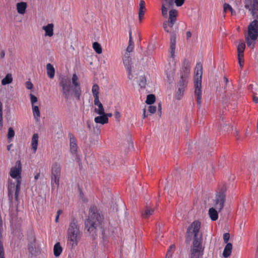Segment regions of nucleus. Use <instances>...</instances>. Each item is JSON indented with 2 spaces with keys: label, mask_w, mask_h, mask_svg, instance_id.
Segmentation results:
<instances>
[{
  "label": "nucleus",
  "mask_w": 258,
  "mask_h": 258,
  "mask_svg": "<svg viewBox=\"0 0 258 258\" xmlns=\"http://www.w3.org/2000/svg\"><path fill=\"white\" fill-rule=\"evenodd\" d=\"M175 47H170V54L171 57H173L174 56L175 53Z\"/></svg>",
  "instance_id": "nucleus-50"
},
{
  "label": "nucleus",
  "mask_w": 258,
  "mask_h": 258,
  "mask_svg": "<svg viewBox=\"0 0 258 258\" xmlns=\"http://www.w3.org/2000/svg\"><path fill=\"white\" fill-rule=\"evenodd\" d=\"M13 81L12 76L11 74H8L6 77L2 80V84L6 85L11 84Z\"/></svg>",
  "instance_id": "nucleus-31"
},
{
  "label": "nucleus",
  "mask_w": 258,
  "mask_h": 258,
  "mask_svg": "<svg viewBox=\"0 0 258 258\" xmlns=\"http://www.w3.org/2000/svg\"><path fill=\"white\" fill-rule=\"evenodd\" d=\"M133 49H134V43L132 40L131 32H130V35H129L128 45L127 47L126 48V53H130L133 51Z\"/></svg>",
  "instance_id": "nucleus-34"
},
{
  "label": "nucleus",
  "mask_w": 258,
  "mask_h": 258,
  "mask_svg": "<svg viewBox=\"0 0 258 258\" xmlns=\"http://www.w3.org/2000/svg\"><path fill=\"white\" fill-rule=\"evenodd\" d=\"M176 37L175 34H172L170 37V46L175 47Z\"/></svg>",
  "instance_id": "nucleus-42"
},
{
  "label": "nucleus",
  "mask_w": 258,
  "mask_h": 258,
  "mask_svg": "<svg viewBox=\"0 0 258 258\" xmlns=\"http://www.w3.org/2000/svg\"><path fill=\"white\" fill-rule=\"evenodd\" d=\"M36 247L34 245H33V244H31L29 245L28 246V249L29 251L32 254H36L35 250L34 249H35Z\"/></svg>",
  "instance_id": "nucleus-44"
},
{
  "label": "nucleus",
  "mask_w": 258,
  "mask_h": 258,
  "mask_svg": "<svg viewBox=\"0 0 258 258\" xmlns=\"http://www.w3.org/2000/svg\"><path fill=\"white\" fill-rule=\"evenodd\" d=\"M203 75L202 64L198 62L196 64L194 77V95L197 99V104L201 105L202 103V80Z\"/></svg>",
  "instance_id": "nucleus-3"
},
{
  "label": "nucleus",
  "mask_w": 258,
  "mask_h": 258,
  "mask_svg": "<svg viewBox=\"0 0 258 258\" xmlns=\"http://www.w3.org/2000/svg\"><path fill=\"white\" fill-rule=\"evenodd\" d=\"M155 101V97L153 94L148 95L147 97L146 102L148 104H151Z\"/></svg>",
  "instance_id": "nucleus-39"
},
{
  "label": "nucleus",
  "mask_w": 258,
  "mask_h": 258,
  "mask_svg": "<svg viewBox=\"0 0 258 258\" xmlns=\"http://www.w3.org/2000/svg\"><path fill=\"white\" fill-rule=\"evenodd\" d=\"M177 11L175 9H171L169 12V19L170 21L176 22Z\"/></svg>",
  "instance_id": "nucleus-30"
},
{
  "label": "nucleus",
  "mask_w": 258,
  "mask_h": 258,
  "mask_svg": "<svg viewBox=\"0 0 258 258\" xmlns=\"http://www.w3.org/2000/svg\"><path fill=\"white\" fill-rule=\"evenodd\" d=\"M94 105H95L94 108V112L98 115H102L104 114V109L102 104L99 100L94 101Z\"/></svg>",
  "instance_id": "nucleus-16"
},
{
  "label": "nucleus",
  "mask_w": 258,
  "mask_h": 258,
  "mask_svg": "<svg viewBox=\"0 0 258 258\" xmlns=\"http://www.w3.org/2000/svg\"><path fill=\"white\" fill-rule=\"evenodd\" d=\"M38 138V135L37 134H34L31 139V147L34 153H36L37 149Z\"/></svg>",
  "instance_id": "nucleus-19"
},
{
  "label": "nucleus",
  "mask_w": 258,
  "mask_h": 258,
  "mask_svg": "<svg viewBox=\"0 0 258 258\" xmlns=\"http://www.w3.org/2000/svg\"><path fill=\"white\" fill-rule=\"evenodd\" d=\"M226 190V189H223V192H220L217 195L215 201V207L217 209L219 212H220L224 207V203L225 200V195L224 192Z\"/></svg>",
  "instance_id": "nucleus-12"
},
{
  "label": "nucleus",
  "mask_w": 258,
  "mask_h": 258,
  "mask_svg": "<svg viewBox=\"0 0 258 258\" xmlns=\"http://www.w3.org/2000/svg\"><path fill=\"white\" fill-rule=\"evenodd\" d=\"M77 145L75 139L70 138V150L72 154H75L77 151Z\"/></svg>",
  "instance_id": "nucleus-26"
},
{
  "label": "nucleus",
  "mask_w": 258,
  "mask_h": 258,
  "mask_svg": "<svg viewBox=\"0 0 258 258\" xmlns=\"http://www.w3.org/2000/svg\"><path fill=\"white\" fill-rule=\"evenodd\" d=\"M244 7L253 18L258 19V0H245Z\"/></svg>",
  "instance_id": "nucleus-9"
},
{
  "label": "nucleus",
  "mask_w": 258,
  "mask_h": 258,
  "mask_svg": "<svg viewBox=\"0 0 258 258\" xmlns=\"http://www.w3.org/2000/svg\"><path fill=\"white\" fill-rule=\"evenodd\" d=\"M104 115V117H106L107 118H108L109 117H111L112 116V114L111 113H105V112H104V114H103Z\"/></svg>",
  "instance_id": "nucleus-60"
},
{
  "label": "nucleus",
  "mask_w": 258,
  "mask_h": 258,
  "mask_svg": "<svg viewBox=\"0 0 258 258\" xmlns=\"http://www.w3.org/2000/svg\"><path fill=\"white\" fill-rule=\"evenodd\" d=\"M154 211V210L153 208L147 207L145 208L143 213H142V215L144 217L148 218L151 215L153 214Z\"/></svg>",
  "instance_id": "nucleus-35"
},
{
  "label": "nucleus",
  "mask_w": 258,
  "mask_h": 258,
  "mask_svg": "<svg viewBox=\"0 0 258 258\" xmlns=\"http://www.w3.org/2000/svg\"><path fill=\"white\" fill-rule=\"evenodd\" d=\"M183 72L177 85V90L175 94V98L178 100H180L183 97L185 89L188 83V78L190 73V68L187 62L186 64H184Z\"/></svg>",
  "instance_id": "nucleus-4"
},
{
  "label": "nucleus",
  "mask_w": 258,
  "mask_h": 258,
  "mask_svg": "<svg viewBox=\"0 0 258 258\" xmlns=\"http://www.w3.org/2000/svg\"><path fill=\"white\" fill-rule=\"evenodd\" d=\"M30 96L31 103L32 106H33V105H35V103L37 101V97L32 94H31L30 95Z\"/></svg>",
  "instance_id": "nucleus-43"
},
{
  "label": "nucleus",
  "mask_w": 258,
  "mask_h": 258,
  "mask_svg": "<svg viewBox=\"0 0 258 258\" xmlns=\"http://www.w3.org/2000/svg\"><path fill=\"white\" fill-rule=\"evenodd\" d=\"M25 86H26V88L29 90L32 89L33 87V85L32 83L30 81H27L25 83Z\"/></svg>",
  "instance_id": "nucleus-47"
},
{
  "label": "nucleus",
  "mask_w": 258,
  "mask_h": 258,
  "mask_svg": "<svg viewBox=\"0 0 258 258\" xmlns=\"http://www.w3.org/2000/svg\"><path fill=\"white\" fill-rule=\"evenodd\" d=\"M144 15V10H139V17L140 21H142V19L143 18Z\"/></svg>",
  "instance_id": "nucleus-52"
},
{
  "label": "nucleus",
  "mask_w": 258,
  "mask_h": 258,
  "mask_svg": "<svg viewBox=\"0 0 258 258\" xmlns=\"http://www.w3.org/2000/svg\"><path fill=\"white\" fill-rule=\"evenodd\" d=\"M245 47V43L243 41L240 42L237 46V52L243 53Z\"/></svg>",
  "instance_id": "nucleus-41"
},
{
  "label": "nucleus",
  "mask_w": 258,
  "mask_h": 258,
  "mask_svg": "<svg viewBox=\"0 0 258 258\" xmlns=\"http://www.w3.org/2000/svg\"><path fill=\"white\" fill-rule=\"evenodd\" d=\"M114 116L116 118V119H118L120 117V113H119V112L118 111H116L114 113Z\"/></svg>",
  "instance_id": "nucleus-59"
},
{
  "label": "nucleus",
  "mask_w": 258,
  "mask_h": 258,
  "mask_svg": "<svg viewBox=\"0 0 258 258\" xmlns=\"http://www.w3.org/2000/svg\"><path fill=\"white\" fill-rule=\"evenodd\" d=\"M46 71L48 77L51 79L53 78L54 76L55 70L52 65H51L50 63L47 64Z\"/></svg>",
  "instance_id": "nucleus-28"
},
{
  "label": "nucleus",
  "mask_w": 258,
  "mask_h": 258,
  "mask_svg": "<svg viewBox=\"0 0 258 258\" xmlns=\"http://www.w3.org/2000/svg\"><path fill=\"white\" fill-rule=\"evenodd\" d=\"M15 131L13 128L11 127H9L7 134V138L9 142H11L12 141V139L15 136Z\"/></svg>",
  "instance_id": "nucleus-36"
},
{
  "label": "nucleus",
  "mask_w": 258,
  "mask_h": 258,
  "mask_svg": "<svg viewBox=\"0 0 258 258\" xmlns=\"http://www.w3.org/2000/svg\"><path fill=\"white\" fill-rule=\"evenodd\" d=\"M175 23V22L170 21L169 20L164 22V23L163 24V27L164 30L166 32H168V33L170 32L169 30L168 29V27L172 28Z\"/></svg>",
  "instance_id": "nucleus-33"
},
{
  "label": "nucleus",
  "mask_w": 258,
  "mask_h": 258,
  "mask_svg": "<svg viewBox=\"0 0 258 258\" xmlns=\"http://www.w3.org/2000/svg\"><path fill=\"white\" fill-rule=\"evenodd\" d=\"M253 97V101L255 103H258V97L256 96V95H257L256 92H254V91H252Z\"/></svg>",
  "instance_id": "nucleus-53"
},
{
  "label": "nucleus",
  "mask_w": 258,
  "mask_h": 258,
  "mask_svg": "<svg viewBox=\"0 0 258 258\" xmlns=\"http://www.w3.org/2000/svg\"><path fill=\"white\" fill-rule=\"evenodd\" d=\"M0 123L3 126V104L0 102Z\"/></svg>",
  "instance_id": "nucleus-45"
},
{
  "label": "nucleus",
  "mask_w": 258,
  "mask_h": 258,
  "mask_svg": "<svg viewBox=\"0 0 258 258\" xmlns=\"http://www.w3.org/2000/svg\"><path fill=\"white\" fill-rule=\"evenodd\" d=\"M81 234L77 222L72 221L67 231V245L71 249L76 247L81 239Z\"/></svg>",
  "instance_id": "nucleus-2"
},
{
  "label": "nucleus",
  "mask_w": 258,
  "mask_h": 258,
  "mask_svg": "<svg viewBox=\"0 0 258 258\" xmlns=\"http://www.w3.org/2000/svg\"><path fill=\"white\" fill-rule=\"evenodd\" d=\"M145 9V2L143 1H141L140 3L139 10H144Z\"/></svg>",
  "instance_id": "nucleus-51"
},
{
  "label": "nucleus",
  "mask_w": 258,
  "mask_h": 258,
  "mask_svg": "<svg viewBox=\"0 0 258 258\" xmlns=\"http://www.w3.org/2000/svg\"><path fill=\"white\" fill-rule=\"evenodd\" d=\"M175 245L173 244L171 245L167 252L165 258H171L172 254L175 251Z\"/></svg>",
  "instance_id": "nucleus-38"
},
{
  "label": "nucleus",
  "mask_w": 258,
  "mask_h": 258,
  "mask_svg": "<svg viewBox=\"0 0 258 258\" xmlns=\"http://www.w3.org/2000/svg\"><path fill=\"white\" fill-rule=\"evenodd\" d=\"M200 255V253L191 252V258H199Z\"/></svg>",
  "instance_id": "nucleus-55"
},
{
  "label": "nucleus",
  "mask_w": 258,
  "mask_h": 258,
  "mask_svg": "<svg viewBox=\"0 0 258 258\" xmlns=\"http://www.w3.org/2000/svg\"><path fill=\"white\" fill-rule=\"evenodd\" d=\"M60 175V165L57 162L53 163L51 166V184L57 186L59 185V180Z\"/></svg>",
  "instance_id": "nucleus-8"
},
{
  "label": "nucleus",
  "mask_w": 258,
  "mask_h": 258,
  "mask_svg": "<svg viewBox=\"0 0 258 258\" xmlns=\"http://www.w3.org/2000/svg\"><path fill=\"white\" fill-rule=\"evenodd\" d=\"M21 184V180H16L12 182L11 180H9L8 183V196L10 200L13 198V194H15V198L18 200L19 191L20 189V185Z\"/></svg>",
  "instance_id": "nucleus-7"
},
{
  "label": "nucleus",
  "mask_w": 258,
  "mask_h": 258,
  "mask_svg": "<svg viewBox=\"0 0 258 258\" xmlns=\"http://www.w3.org/2000/svg\"><path fill=\"white\" fill-rule=\"evenodd\" d=\"M147 116H148V115L146 114V109H144V110H143V118H145Z\"/></svg>",
  "instance_id": "nucleus-63"
},
{
  "label": "nucleus",
  "mask_w": 258,
  "mask_h": 258,
  "mask_svg": "<svg viewBox=\"0 0 258 258\" xmlns=\"http://www.w3.org/2000/svg\"><path fill=\"white\" fill-rule=\"evenodd\" d=\"M223 11L224 12H230L232 15H236V12L232 8V5L227 3H225L223 5Z\"/></svg>",
  "instance_id": "nucleus-32"
},
{
  "label": "nucleus",
  "mask_w": 258,
  "mask_h": 258,
  "mask_svg": "<svg viewBox=\"0 0 258 258\" xmlns=\"http://www.w3.org/2000/svg\"><path fill=\"white\" fill-rule=\"evenodd\" d=\"M145 84H146L145 80V79H143L141 80V82L139 83V85H140L141 87H144V86H145Z\"/></svg>",
  "instance_id": "nucleus-58"
},
{
  "label": "nucleus",
  "mask_w": 258,
  "mask_h": 258,
  "mask_svg": "<svg viewBox=\"0 0 258 258\" xmlns=\"http://www.w3.org/2000/svg\"><path fill=\"white\" fill-rule=\"evenodd\" d=\"M62 247L59 242H57L53 247V253L55 257L59 256L62 252Z\"/></svg>",
  "instance_id": "nucleus-29"
},
{
  "label": "nucleus",
  "mask_w": 258,
  "mask_h": 258,
  "mask_svg": "<svg viewBox=\"0 0 258 258\" xmlns=\"http://www.w3.org/2000/svg\"><path fill=\"white\" fill-rule=\"evenodd\" d=\"M54 25L52 23H49L42 27L43 30L44 31V36L45 37H52L53 35Z\"/></svg>",
  "instance_id": "nucleus-15"
},
{
  "label": "nucleus",
  "mask_w": 258,
  "mask_h": 258,
  "mask_svg": "<svg viewBox=\"0 0 258 258\" xmlns=\"http://www.w3.org/2000/svg\"><path fill=\"white\" fill-rule=\"evenodd\" d=\"M238 59L243 60V53L237 52Z\"/></svg>",
  "instance_id": "nucleus-56"
},
{
  "label": "nucleus",
  "mask_w": 258,
  "mask_h": 258,
  "mask_svg": "<svg viewBox=\"0 0 258 258\" xmlns=\"http://www.w3.org/2000/svg\"><path fill=\"white\" fill-rule=\"evenodd\" d=\"M209 215L211 219L213 221H216L218 218V212L214 208L209 209Z\"/></svg>",
  "instance_id": "nucleus-27"
},
{
  "label": "nucleus",
  "mask_w": 258,
  "mask_h": 258,
  "mask_svg": "<svg viewBox=\"0 0 258 258\" xmlns=\"http://www.w3.org/2000/svg\"><path fill=\"white\" fill-rule=\"evenodd\" d=\"M93 48L97 53L101 54L102 53V47L99 43L97 42H94L93 43Z\"/></svg>",
  "instance_id": "nucleus-37"
},
{
  "label": "nucleus",
  "mask_w": 258,
  "mask_h": 258,
  "mask_svg": "<svg viewBox=\"0 0 258 258\" xmlns=\"http://www.w3.org/2000/svg\"><path fill=\"white\" fill-rule=\"evenodd\" d=\"M102 219V216L98 213L94 212L90 214L85 222V229L89 233L93 235L96 232V228L100 225Z\"/></svg>",
  "instance_id": "nucleus-6"
},
{
  "label": "nucleus",
  "mask_w": 258,
  "mask_h": 258,
  "mask_svg": "<svg viewBox=\"0 0 258 258\" xmlns=\"http://www.w3.org/2000/svg\"><path fill=\"white\" fill-rule=\"evenodd\" d=\"M201 249V243L198 239V237H197V238H194V240L193 242V247L191 252L200 253Z\"/></svg>",
  "instance_id": "nucleus-20"
},
{
  "label": "nucleus",
  "mask_w": 258,
  "mask_h": 258,
  "mask_svg": "<svg viewBox=\"0 0 258 258\" xmlns=\"http://www.w3.org/2000/svg\"><path fill=\"white\" fill-rule=\"evenodd\" d=\"M148 111L151 113H154L156 111V107L155 106L150 105L148 107Z\"/></svg>",
  "instance_id": "nucleus-46"
},
{
  "label": "nucleus",
  "mask_w": 258,
  "mask_h": 258,
  "mask_svg": "<svg viewBox=\"0 0 258 258\" xmlns=\"http://www.w3.org/2000/svg\"><path fill=\"white\" fill-rule=\"evenodd\" d=\"M232 249V244L231 243H227L223 252V256L225 258L230 256L231 253Z\"/></svg>",
  "instance_id": "nucleus-21"
},
{
  "label": "nucleus",
  "mask_w": 258,
  "mask_h": 258,
  "mask_svg": "<svg viewBox=\"0 0 258 258\" xmlns=\"http://www.w3.org/2000/svg\"><path fill=\"white\" fill-rule=\"evenodd\" d=\"M3 221L0 217V258H5L4 257V250L3 247V242L2 239L3 238Z\"/></svg>",
  "instance_id": "nucleus-18"
},
{
  "label": "nucleus",
  "mask_w": 258,
  "mask_h": 258,
  "mask_svg": "<svg viewBox=\"0 0 258 258\" xmlns=\"http://www.w3.org/2000/svg\"><path fill=\"white\" fill-rule=\"evenodd\" d=\"M223 127L224 130L226 132H228L230 130V129L232 128V126H231L230 125L227 124H226L225 125H223Z\"/></svg>",
  "instance_id": "nucleus-54"
},
{
  "label": "nucleus",
  "mask_w": 258,
  "mask_h": 258,
  "mask_svg": "<svg viewBox=\"0 0 258 258\" xmlns=\"http://www.w3.org/2000/svg\"><path fill=\"white\" fill-rule=\"evenodd\" d=\"M27 3L25 2L18 3L16 4L17 12L20 15H24L26 13Z\"/></svg>",
  "instance_id": "nucleus-17"
},
{
  "label": "nucleus",
  "mask_w": 258,
  "mask_h": 258,
  "mask_svg": "<svg viewBox=\"0 0 258 258\" xmlns=\"http://www.w3.org/2000/svg\"><path fill=\"white\" fill-rule=\"evenodd\" d=\"M166 69L165 70L166 75H167V78L168 79V81L169 83H171L173 80V76L174 74V69L173 68H169L168 67H166Z\"/></svg>",
  "instance_id": "nucleus-23"
},
{
  "label": "nucleus",
  "mask_w": 258,
  "mask_h": 258,
  "mask_svg": "<svg viewBox=\"0 0 258 258\" xmlns=\"http://www.w3.org/2000/svg\"><path fill=\"white\" fill-rule=\"evenodd\" d=\"M32 112L35 120L38 122L40 121V112L39 107L37 105H33L32 106Z\"/></svg>",
  "instance_id": "nucleus-22"
},
{
  "label": "nucleus",
  "mask_w": 258,
  "mask_h": 258,
  "mask_svg": "<svg viewBox=\"0 0 258 258\" xmlns=\"http://www.w3.org/2000/svg\"><path fill=\"white\" fill-rule=\"evenodd\" d=\"M201 227V223L198 221H195L191 223L187 229V239L188 241L190 240V233L192 232L194 234V238L198 237V233Z\"/></svg>",
  "instance_id": "nucleus-11"
},
{
  "label": "nucleus",
  "mask_w": 258,
  "mask_h": 258,
  "mask_svg": "<svg viewBox=\"0 0 258 258\" xmlns=\"http://www.w3.org/2000/svg\"><path fill=\"white\" fill-rule=\"evenodd\" d=\"M186 36L187 38L190 37L191 36V34L190 32V31L186 32Z\"/></svg>",
  "instance_id": "nucleus-62"
},
{
  "label": "nucleus",
  "mask_w": 258,
  "mask_h": 258,
  "mask_svg": "<svg viewBox=\"0 0 258 258\" xmlns=\"http://www.w3.org/2000/svg\"><path fill=\"white\" fill-rule=\"evenodd\" d=\"M100 88L99 86L97 84H94L92 87V93L93 96L94 98V100H97L99 99V94Z\"/></svg>",
  "instance_id": "nucleus-24"
},
{
  "label": "nucleus",
  "mask_w": 258,
  "mask_h": 258,
  "mask_svg": "<svg viewBox=\"0 0 258 258\" xmlns=\"http://www.w3.org/2000/svg\"><path fill=\"white\" fill-rule=\"evenodd\" d=\"M5 56V52L4 50H2L0 51V58L2 59V58H4Z\"/></svg>",
  "instance_id": "nucleus-57"
},
{
  "label": "nucleus",
  "mask_w": 258,
  "mask_h": 258,
  "mask_svg": "<svg viewBox=\"0 0 258 258\" xmlns=\"http://www.w3.org/2000/svg\"><path fill=\"white\" fill-rule=\"evenodd\" d=\"M257 36L258 21L254 20L248 25L247 34L245 36V41L248 47L252 49L254 48Z\"/></svg>",
  "instance_id": "nucleus-5"
},
{
  "label": "nucleus",
  "mask_w": 258,
  "mask_h": 258,
  "mask_svg": "<svg viewBox=\"0 0 258 258\" xmlns=\"http://www.w3.org/2000/svg\"><path fill=\"white\" fill-rule=\"evenodd\" d=\"M62 87V91L64 98L68 100L73 95V92L79 96L81 90L79 78L76 74H74L71 80L68 78H62L59 83Z\"/></svg>",
  "instance_id": "nucleus-1"
},
{
  "label": "nucleus",
  "mask_w": 258,
  "mask_h": 258,
  "mask_svg": "<svg viewBox=\"0 0 258 258\" xmlns=\"http://www.w3.org/2000/svg\"><path fill=\"white\" fill-rule=\"evenodd\" d=\"M94 121L96 123L104 124L108 122V118L104 117L103 115H99V116L95 117Z\"/></svg>",
  "instance_id": "nucleus-25"
},
{
  "label": "nucleus",
  "mask_w": 258,
  "mask_h": 258,
  "mask_svg": "<svg viewBox=\"0 0 258 258\" xmlns=\"http://www.w3.org/2000/svg\"><path fill=\"white\" fill-rule=\"evenodd\" d=\"M184 2V0H175V3L177 7L181 6Z\"/></svg>",
  "instance_id": "nucleus-49"
},
{
  "label": "nucleus",
  "mask_w": 258,
  "mask_h": 258,
  "mask_svg": "<svg viewBox=\"0 0 258 258\" xmlns=\"http://www.w3.org/2000/svg\"><path fill=\"white\" fill-rule=\"evenodd\" d=\"M243 60L238 59V63L240 67H242L243 66Z\"/></svg>",
  "instance_id": "nucleus-61"
},
{
  "label": "nucleus",
  "mask_w": 258,
  "mask_h": 258,
  "mask_svg": "<svg viewBox=\"0 0 258 258\" xmlns=\"http://www.w3.org/2000/svg\"><path fill=\"white\" fill-rule=\"evenodd\" d=\"M230 238V235L228 233H224L223 235V240L225 243H227Z\"/></svg>",
  "instance_id": "nucleus-48"
},
{
  "label": "nucleus",
  "mask_w": 258,
  "mask_h": 258,
  "mask_svg": "<svg viewBox=\"0 0 258 258\" xmlns=\"http://www.w3.org/2000/svg\"><path fill=\"white\" fill-rule=\"evenodd\" d=\"M174 5V0H164L162 5L161 13L163 17H167L168 9H170Z\"/></svg>",
  "instance_id": "nucleus-13"
},
{
  "label": "nucleus",
  "mask_w": 258,
  "mask_h": 258,
  "mask_svg": "<svg viewBox=\"0 0 258 258\" xmlns=\"http://www.w3.org/2000/svg\"><path fill=\"white\" fill-rule=\"evenodd\" d=\"M21 163L20 161L18 160L16 161L15 166L11 168L10 175L13 178L15 179L16 180L21 181Z\"/></svg>",
  "instance_id": "nucleus-10"
},
{
  "label": "nucleus",
  "mask_w": 258,
  "mask_h": 258,
  "mask_svg": "<svg viewBox=\"0 0 258 258\" xmlns=\"http://www.w3.org/2000/svg\"><path fill=\"white\" fill-rule=\"evenodd\" d=\"M230 4L232 6L234 7L235 8L237 9L239 11V8L241 5V3L239 0H231L230 1Z\"/></svg>",
  "instance_id": "nucleus-40"
},
{
  "label": "nucleus",
  "mask_w": 258,
  "mask_h": 258,
  "mask_svg": "<svg viewBox=\"0 0 258 258\" xmlns=\"http://www.w3.org/2000/svg\"><path fill=\"white\" fill-rule=\"evenodd\" d=\"M12 146V144H11L10 145H8L7 146V150L8 151H10L11 150V148Z\"/></svg>",
  "instance_id": "nucleus-64"
},
{
  "label": "nucleus",
  "mask_w": 258,
  "mask_h": 258,
  "mask_svg": "<svg viewBox=\"0 0 258 258\" xmlns=\"http://www.w3.org/2000/svg\"><path fill=\"white\" fill-rule=\"evenodd\" d=\"M123 64L128 72V77L130 79H131V71L132 68V62L131 60V58L128 53H125L123 58Z\"/></svg>",
  "instance_id": "nucleus-14"
}]
</instances>
